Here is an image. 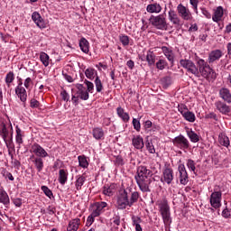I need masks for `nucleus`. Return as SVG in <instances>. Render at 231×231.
Returning <instances> with one entry per match:
<instances>
[{
  "label": "nucleus",
  "instance_id": "obj_1",
  "mask_svg": "<svg viewBox=\"0 0 231 231\" xmlns=\"http://www.w3.org/2000/svg\"><path fill=\"white\" fill-rule=\"evenodd\" d=\"M135 181L142 192H151V183H152V171L147 169L146 166L140 165L137 167V174Z\"/></svg>",
  "mask_w": 231,
  "mask_h": 231
},
{
  "label": "nucleus",
  "instance_id": "obj_2",
  "mask_svg": "<svg viewBox=\"0 0 231 231\" xmlns=\"http://www.w3.org/2000/svg\"><path fill=\"white\" fill-rule=\"evenodd\" d=\"M198 68H199V77H203L207 80H216L217 74L212 68H210V65L205 60L199 59L197 61Z\"/></svg>",
  "mask_w": 231,
  "mask_h": 231
},
{
  "label": "nucleus",
  "instance_id": "obj_3",
  "mask_svg": "<svg viewBox=\"0 0 231 231\" xmlns=\"http://www.w3.org/2000/svg\"><path fill=\"white\" fill-rule=\"evenodd\" d=\"M160 211L163 219V223L166 226H171V223H172V218L171 217V208L167 200H163L161 204Z\"/></svg>",
  "mask_w": 231,
  "mask_h": 231
},
{
  "label": "nucleus",
  "instance_id": "obj_4",
  "mask_svg": "<svg viewBox=\"0 0 231 231\" xmlns=\"http://www.w3.org/2000/svg\"><path fill=\"white\" fill-rule=\"evenodd\" d=\"M149 22L152 23V26H154L157 30H167V20L162 14L157 16L152 15L149 18Z\"/></svg>",
  "mask_w": 231,
  "mask_h": 231
},
{
  "label": "nucleus",
  "instance_id": "obj_5",
  "mask_svg": "<svg viewBox=\"0 0 231 231\" xmlns=\"http://www.w3.org/2000/svg\"><path fill=\"white\" fill-rule=\"evenodd\" d=\"M180 66H182V68H185V69H187V71H189V73H192V75H195V77L199 78V70L198 67H196V64H194V62H192V60H180Z\"/></svg>",
  "mask_w": 231,
  "mask_h": 231
},
{
  "label": "nucleus",
  "instance_id": "obj_6",
  "mask_svg": "<svg viewBox=\"0 0 231 231\" xmlns=\"http://www.w3.org/2000/svg\"><path fill=\"white\" fill-rule=\"evenodd\" d=\"M173 143L174 145H176V147L182 149V151H187V149L190 147V143H189V139L181 134L173 139Z\"/></svg>",
  "mask_w": 231,
  "mask_h": 231
},
{
  "label": "nucleus",
  "instance_id": "obj_7",
  "mask_svg": "<svg viewBox=\"0 0 231 231\" xmlns=\"http://www.w3.org/2000/svg\"><path fill=\"white\" fill-rule=\"evenodd\" d=\"M129 193L126 192V189H121L119 191V197L117 199L118 208L124 209L127 206L129 207Z\"/></svg>",
  "mask_w": 231,
  "mask_h": 231
},
{
  "label": "nucleus",
  "instance_id": "obj_8",
  "mask_svg": "<svg viewBox=\"0 0 231 231\" xmlns=\"http://www.w3.org/2000/svg\"><path fill=\"white\" fill-rule=\"evenodd\" d=\"M177 11L180 16L184 20V21H191L192 19V14H190V11L185 7L183 5H179L177 6Z\"/></svg>",
  "mask_w": 231,
  "mask_h": 231
},
{
  "label": "nucleus",
  "instance_id": "obj_9",
  "mask_svg": "<svg viewBox=\"0 0 231 231\" xmlns=\"http://www.w3.org/2000/svg\"><path fill=\"white\" fill-rule=\"evenodd\" d=\"M210 204L214 208L221 207V191H215L210 196Z\"/></svg>",
  "mask_w": 231,
  "mask_h": 231
},
{
  "label": "nucleus",
  "instance_id": "obj_10",
  "mask_svg": "<svg viewBox=\"0 0 231 231\" xmlns=\"http://www.w3.org/2000/svg\"><path fill=\"white\" fill-rule=\"evenodd\" d=\"M77 88V92L76 95H78V97L81 99V100H88L89 99V92L88 91V89L86 88V87H84V85L82 84H78L76 86Z\"/></svg>",
  "mask_w": 231,
  "mask_h": 231
},
{
  "label": "nucleus",
  "instance_id": "obj_11",
  "mask_svg": "<svg viewBox=\"0 0 231 231\" xmlns=\"http://www.w3.org/2000/svg\"><path fill=\"white\" fill-rule=\"evenodd\" d=\"M179 172H180V182L181 185H187L189 183V173H187V170L185 169V165H179Z\"/></svg>",
  "mask_w": 231,
  "mask_h": 231
},
{
  "label": "nucleus",
  "instance_id": "obj_12",
  "mask_svg": "<svg viewBox=\"0 0 231 231\" xmlns=\"http://www.w3.org/2000/svg\"><path fill=\"white\" fill-rule=\"evenodd\" d=\"M223 57V51L221 50H214L211 51L208 54V64H213L216 60H219V59Z\"/></svg>",
  "mask_w": 231,
  "mask_h": 231
},
{
  "label": "nucleus",
  "instance_id": "obj_13",
  "mask_svg": "<svg viewBox=\"0 0 231 231\" xmlns=\"http://www.w3.org/2000/svg\"><path fill=\"white\" fill-rule=\"evenodd\" d=\"M32 152L37 156V158H46L48 157V152L41 146V144L34 143L32 145Z\"/></svg>",
  "mask_w": 231,
  "mask_h": 231
},
{
  "label": "nucleus",
  "instance_id": "obj_14",
  "mask_svg": "<svg viewBox=\"0 0 231 231\" xmlns=\"http://www.w3.org/2000/svg\"><path fill=\"white\" fill-rule=\"evenodd\" d=\"M173 180H174V175H173L172 169L166 168L163 171V178L161 179V181H165V183H167L168 185H171Z\"/></svg>",
  "mask_w": 231,
  "mask_h": 231
},
{
  "label": "nucleus",
  "instance_id": "obj_15",
  "mask_svg": "<svg viewBox=\"0 0 231 231\" xmlns=\"http://www.w3.org/2000/svg\"><path fill=\"white\" fill-rule=\"evenodd\" d=\"M215 107H217V111L222 115H228V113H230V106L222 101H217L215 103Z\"/></svg>",
  "mask_w": 231,
  "mask_h": 231
},
{
  "label": "nucleus",
  "instance_id": "obj_16",
  "mask_svg": "<svg viewBox=\"0 0 231 231\" xmlns=\"http://www.w3.org/2000/svg\"><path fill=\"white\" fill-rule=\"evenodd\" d=\"M31 160H32V163L34 164L37 172H42L44 169V161L42 160V158L35 157V155H32L31 157Z\"/></svg>",
  "mask_w": 231,
  "mask_h": 231
},
{
  "label": "nucleus",
  "instance_id": "obj_17",
  "mask_svg": "<svg viewBox=\"0 0 231 231\" xmlns=\"http://www.w3.org/2000/svg\"><path fill=\"white\" fill-rule=\"evenodd\" d=\"M15 93L19 97L21 102H24L27 98L26 89L23 87V82H20L15 88Z\"/></svg>",
  "mask_w": 231,
  "mask_h": 231
},
{
  "label": "nucleus",
  "instance_id": "obj_18",
  "mask_svg": "<svg viewBox=\"0 0 231 231\" xmlns=\"http://www.w3.org/2000/svg\"><path fill=\"white\" fill-rule=\"evenodd\" d=\"M219 97L224 100V102H226L227 104H231V93L230 90L226 88H222L219 90Z\"/></svg>",
  "mask_w": 231,
  "mask_h": 231
},
{
  "label": "nucleus",
  "instance_id": "obj_19",
  "mask_svg": "<svg viewBox=\"0 0 231 231\" xmlns=\"http://www.w3.org/2000/svg\"><path fill=\"white\" fill-rule=\"evenodd\" d=\"M169 20L172 24H175V26H180L181 24V20L178 17V14H176V11L174 10L169 11Z\"/></svg>",
  "mask_w": 231,
  "mask_h": 231
},
{
  "label": "nucleus",
  "instance_id": "obj_20",
  "mask_svg": "<svg viewBox=\"0 0 231 231\" xmlns=\"http://www.w3.org/2000/svg\"><path fill=\"white\" fill-rule=\"evenodd\" d=\"M125 190L128 196H131V199L129 200V207H133V204L138 201V199L140 198V193H138V191H131L130 188H127Z\"/></svg>",
  "mask_w": 231,
  "mask_h": 231
},
{
  "label": "nucleus",
  "instance_id": "obj_21",
  "mask_svg": "<svg viewBox=\"0 0 231 231\" xmlns=\"http://www.w3.org/2000/svg\"><path fill=\"white\" fill-rule=\"evenodd\" d=\"M148 14H160L162 12V5L158 3L150 4L146 6Z\"/></svg>",
  "mask_w": 231,
  "mask_h": 231
},
{
  "label": "nucleus",
  "instance_id": "obj_22",
  "mask_svg": "<svg viewBox=\"0 0 231 231\" xmlns=\"http://www.w3.org/2000/svg\"><path fill=\"white\" fill-rule=\"evenodd\" d=\"M32 19L39 28H44V22L42 21V16H41L38 12L32 13Z\"/></svg>",
  "mask_w": 231,
  "mask_h": 231
},
{
  "label": "nucleus",
  "instance_id": "obj_23",
  "mask_svg": "<svg viewBox=\"0 0 231 231\" xmlns=\"http://www.w3.org/2000/svg\"><path fill=\"white\" fill-rule=\"evenodd\" d=\"M162 50L163 54L165 55V57L168 59V60L171 62L172 66L174 64V52H172V50L165 46H163Z\"/></svg>",
  "mask_w": 231,
  "mask_h": 231
},
{
  "label": "nucleus",
  "instance_id": "obj_24",
  "mask_svg": "<svg viewBox=\"0 0 231 231\" xmlns=\"http://www.w3.org/2000/svg\"><path fill=\"white\" fill-rule=\"evenodd\" d=\"M224 14L225 13L223 12L222 6L217 7L214 15L212 16L214 23H219V21H221V19L223 18Z\"/></svg>",
  "mask_w": 231,
  "mask_h": 231
},
{
  "label": "nucleus",
  "instance_id": "obj_25",
  "mask_svg": "<svg viewBox=\"0 0 231 231\" xmlns=\"http://www.w3.org/2000/svg\"><path fill=\"white\" fill-rule=\"evenodd\" d=\"M116 191V184H111L110 186H104L103 194L105 196H113V194Z\"/></svg>",
  "mask_w": 231,
  "mask_h": 231
},
{
  "label": "nucleus",
  "instance_id": "obj_26",
  "mask_svg": "<svg viewBox=\"0 0 231 231\" xmlns=\"http://www.w3.org/2000/svg\"><path fill=\"white\" fill-rule=\"evenodd\" d=\"M79 225H80V218L73 219L69 223L67 231H77L79 230Z\"/></svg>",
  "mask_w": 231,
  "mask_h": 231
},
{
  "label": "nucleus",
  "instance_id": "obj_27",
  "mask_svg": "<svg viewBox=\"0 0 231 231\" xmlns=\"http://www.w3.org/2000/svg\"><path fill=\"white\" fill-rule=\"evenodd\" d=\"M218 142L220 145H223L224 147H228L230 145V139L223 133L219 134Z\"/></svg>",
  "mask_w": 231,
  "mask_h": 231
},
{
  "label": "nucleus",
  "instance_id": "obj_28",
  "mask_svg": "<svg viewBox=\"0 0 231 231\" xmlns=\"http://www.w3.org/2000/svg\"><path fill=\"white\" fill-rule=\"evenodd\" d=\"M79 47L83 53H89V42L86 38H81L79 41Z\"/></svg>",
  "mask_w": 231,
  "mask_h": 231
},
{
  "label": "nucleus",
  "instance_id": "obj_29",
  "mask_svg": "<svg viewBox=\"0 0 231 231\" xmlns=\"http://www.w3.org/2000/svg\"><path fill=\"white\" fill-rule=\"evenodd\" d=\"M12 136H13V134H11V138L10 139L5 138V140H4V142L8 149L9 156L14 158V154H12V152L10 151V149H15V145L14 144V139Z\"/></svg>",
  "mask_w": 231,
  "mask_h": 231
},
{
  "label": "nucleus",
  "instance_id": "obj_30",
  "mask_svg": "<svg viewBox=\"0 0 231 231\" xmlns=\"http://www.w3.org/2000/svg\"><path fill=\"white\" fill-rule=\"evenodd\" d=\"M59 181L60 185H66V181H68V171L64 169L60 170Z\"/></svg>",
  "mask_w": 231,
  "mask_h": 231
},
{
  "label": "nucleus",
  "instance_id": "obj_31",
  "mask_svg": "<svg viewBox=\"0 0 231 231\" xmlns=\"http://www.w3.org/2000/svg\"><path fill=\"white\" fill-rule=\"evenodd\" d=\"M146 61L148 63V66H154L156 62V55H154V52L148 51L146 54Z\"/></svg>",
  "mask_w": 231,
  "mask_h": 231
},
{
  "label": "nucleus",
  "instance_id": "obj_32",
  "mask_svg": "<svg viewBox=\"0 0 231 231\" xmlns=\"http://www.w3.org/2000/svg\"><path fill=\"white\" fill-rule=\"evenodd\" d=\"M85 182H86V177L84 175H78L75 182L76 189L81 190L82 186L84 185Z\"/></svg>",
  "mask_w": 231,
  "mask_h": 231
},
{
  "label": "nucleus",
  "instance_id": "obj_33",
  "mask_svg": "<svg viewBox=\"0 0 231 231\" xmlns=\"http://www.w3.org/2000/svg\"><path fill=\"white\" fill-rule=\"evenodd\" d=\"M133 145L135 149H143V138L142 136L137 135L133 139Z\"/></svg>",
  "mask_w": 231,
  "mask_h": 231
},
{
  "label": "nucleus",
  "instance_id": "obj_34",
  "mask_svg": "<svg viewBox=\"0 0 231 231\" xmlns=\"http://www.w3.org/2000/svg\"><path fill=\"white\" fill-rule=\"evenodd\" d=\"M117 115L119 118H122L123 122H129V114L125 112L124 108L122 107H117L116 108Z\"/></svg>",
  "mask_w": 231,
  "mask_h": 231
},
{
  "label": "nucleus",
  "instance_id": "obj_35",
  "mask_svg": "<svg viewBox=\"0 0 231 231\" xmlns=\"http://www.w3.org/2000/svg\"><path fill=\"white\" fill-rule=\"evenodd\" d=\"M187 134L190 142H192L193 143H198V142H199V135H198L196 132L189 130V131H187Z\"/></svg>",
  "mask_w": 231,
  "mask_h": 231
},
{
  "label": "nucleus",
  "instance_id": "obj_36",
  "mask_svg": "<svg viewBox=\"0 0 231 231\" xmlns=\"http://www.w3.org/2000/svg\"><path fill=\"white\" fill-rule=\"evenodd\" d=\"M0 203L4 205L10 203V198H8V194L4 189H0Z\"/></svg>",
  "mask_w": 231,
  "mask_h": 231
},
{
  "label": "nucleus",
  "instance_id": "obj_37",
  "mask_svg": "<svg viewBox=\"0 0 231 231\" xmlns=\"http://www.w3.org/2000/svg\"><path fill=\"white\" fill-rule=\"evenodd\" d=\"M93 136L96 140H102L104 138V130L102 128H94Z\"/></svg>",
  "mask_w": 231,
  "mask_h": 231
},
{
  "label": "nucleus",
  "instance_id": "obj_38",
  "mask_svg": "<svg viewBox=\"0 0 231 231\" xmlns=\"http://www.w3.org/2000/svg\"><path fill=\"white\" fill-rule=\"evenodd\" d=\"M79 167H82V169H88L89 166V162H88V159L86 156L79 155L78 157Z\"/></svg>",
  "mask_w": 231,
  "mask_h": 231
},
{
  "label": "nucleus",
  "instance_id": "obj_39",
  "mask_svg": "<svg viewBox=\"0 0 231 231\" xmlns=\"http://www.w3.org/2000/svg\"><path fill=\"white\" fill-rule=\"evenodd\" d=\"M182 116L185 120H187V122H196V115L189 110L186 111V113Z\"/></svg>",
  "mask_w": 231,
  "mask_h": 231
},
{
  "label": "nucleus",
  "instance_id": "obj_40",
  "mask_svg": "<svg viewBox=\"0 0 231 231\" xmlns=\"http://www.w3.org/2000/svg\"><path fill=\"white\" fill-rule=\"evenodd\" d=\"M40 60L42 62L43 66H45V68H47V66H50V56H48L46 52H41Z\"/></svg>",
  "mask_w": 231,
  "mask_h": 231
},
{
  "label": "nucleus",
  "instance_id": "obj_41",
  "mask_svg": "<svg viewBox=\"0 0 231 231\" xmlns=\"http://www.w3.org/2000/svg\"><path fill=\"white\" fill-rule=\"evenodd\" d=\"M16 143L21 145L23 143V131L19 126H16V136H15Z\"/></svg>",
  "mask_w": 231,
  "mask_h": 231
},
{
  "label": "nucleus",
  "instance_id": "obj_42",
  "mask_svg": "<svg viewBox=\"0 0 231 231\" xmlns=\"http://www.w3.org/2000/svg\"><path fill=\"white\" fill-rule=\"evenodd\" d=\"M95 73H97V71L93 68H88L85 70V75L87 79H89L90 80H93V79H95Z\"/></svg>",
  "mask_w": 231,
  "mask_h": 231
},
{
  "label": "nucleus",
  "instance_id": "obj_43",
  "mask_svg": "<svg viewBox=\"0 0 231 231\" xmlns=\"http://www.w3.org/2000/svg\"><path fill=\"white\" fill-rule=\"evenodd\" d=\"M1 174H2V176H3L4 178H5V180H6V179H9L10 181H14V175H12V174L10 173V171H6V169L2 168V169H1Z\"/></svg>",
  "mask_w": 231,
  "mask_h": 231
},
{
  "label": "nucleus",
  "instance_id": "obj_44",
  "mask_svg": "<svg viewBox=\"0 0 231 231\" xmlns=\"http://www.w3.org/2000/svg\"><path fill=\"white\" fill-rule=\"evenodd\" d=\"M1 133H2V138L3 140H6V138H8V134H10V133L8 132V129L6 128V125L5 123L1 124Z\"/></svg>",
  "mask_w": 231,
  "mask_h": 231
},
{
  "label": "nucleus",
  "instance_id": "obj_45",
  "mask_svg": "<svg viewBox=\"0 0 231 231\" xmlns=\"http://www.w3.org/2000/svg\"><path fill=\"white\" fill-rule=\"evenodd\" d=\"M95 85L97 93H100L102 89H104V86L102 85V81L100 80V78H98V76H97L95 79Z\"/></svg>",
  "mask_w": 231,
  "mask_h": 231
},
{
  "label": "nucleus",
  "instance_id": "obj_46",
  "mask_svg": "<svg viewBox=\"0 0 231 231\" xmlns=\"http://www.w3.org/2000/svg\"><path fill=\"white\" fill-rule=\"evenodd\" d=\"M41 189L45 194V196H47V198H50V199L53 198V192L47 186H42Z\"/></svg>",
  "mask_w": 231,
  "mask_h": 231
},
{
  "label": "nucleus",
  "instance_id": "obj_47",
  "mask_svg": "<svg viewBox=\"0 0 231 231\" xmlns=\"http://www.w3.org/2000/svg\"><path fill=\"white\" fill-rule=\"evenodd\" d=\"M14 79L15 78L14 77V72L12 71L8 72L5 77V84L9 86V84H12L14 82Z\"/></svg>",
  "mask_w": 231,
  "mask_h": 231
},
{
  "label": "nucleus",
  "instance_id": "obj_48",
  "mask_svg": "<svg viewBox=\"0 0 231 231\" xmlns=\"http://www.w3.org/2000/svg\"><path fill=\"white\" fill-rule=\"evenodd\" d=\"M162 85L163 88H169L171 84V77H164L161 79Z\"/></svg>",
  "mask_w": 231,
  "mask_h": 231
},
{
  "label": "nucleus",
  "instance_id": "obj_49",
  "mask_svg": "<svg viewBox=\"0 0 231 231\" xmlns=\"http://www.w3.org/2000/svg\"><path fill=\"white\" fill-rule=\"evenodd\" d=\"M165 66H167V61H165L164 60H159L156 63L157 69H165Z\"/></svg>",
  "mask_w": 231,
  "mask_h": 231
},
{
  "label": "nucleus",
  "instance_id": "obj_50",
  "mask_svg": "<svg viewBox=\"0 0 231 231\" xmlns=\"http://www.w3.org/2000/svg\"><path fill=\"white\" fill-rule=\"evenodd\" d=\"M187 167L189 168L190 171L194 172V174H196V163L194 162V161H192L191 159H189L187 162Z\"/></svg>",
  "mask_w": 231,
  "mask_h": 231
},
{
  "label": "nucleus",
  "instance_id": "obj_51",
  "mask_svg": "<svg viewBox=\"0 0 231 231\" xmlns=\"http://www.w3.org/2000/svg\"><path fill=\"white\" fill-rule=\"evenodd\" d=\"M120 42L123 44V46H129V36L127 35H121L119 37Z\"/></svg>",
  "mask_w": 231,
  "mask_h": 231
},
{
  "label": "nucleus",
  "instance_id": "obj_52",
  "mask_svg": "<svg viewBox=\"0 0 231 231\" xmlns=\"http://www.w3.org/2000/svg\"><path fill=\"white\" fill-rule=\"evenodd\" d=\"M178 110L183 116L189 111V107H187V105L180 104L178 106Z\"/></svg>",
  "mask_w": 231,
  "mask_h": 231
},
{
  "label": "nucleus",
  "instance_id": "obj_53",
  "mask_svg": "<svg viewBox=\"0 0 231 231\" xmlns=\"http://www.w3.org/2000/svg\"><path fill=\"white\" fill-rule=\"evenodd\" d=\"M85 84H86V86H87V91H88V93H91V92L93 91V89H95V85H93V82H91V81L86 79V80H85Z\"/></svg>",
  "mask_w": 231,
  "mask_h": 231
},
{
  "label": "nucleus",
  "instance_id": "obj_54",
  "mask_svg": "<svg viewBox=\"0 0 231 231\" xmlns=\"http://www.w3.org/2000/svg\"><path fill=\"white\" fill-rule=\"evenodd\" d=\"M132 123L135 131H140V129H142V125H140V121L138 119L134 118Z\"/></svg>",
  "mask_w": 231,
  "mask_h": 231
},
{
  "label": "nucleus",
  "instance_id": "obj_55",
  "mask_svg": "<svg viewBox=\"0 0 231 231\" xmlns=\"http://www.w3.org/2000/svg\"><path fill=\"white\" fill-rule=\"evenodd\" d=\"M146 149L151 154H154V152H156V150L154 149V145L152 144V143L148 142L146 143Z\"/></svg>",
  "mask_w": 231,
  "mask_h": 231
},
{
  "label": "nucleus",
  "instance_id": "obj_56",
  "mask_svg": "<svg viewBox=\"0 0 231 231\" xmlns=\"http://www.w3.org/2000/svg\"><path fill=\"white\" fill-rule=\"evenodd\" d=\"M106 207H107V203L106 202H97L96 203V208L102 212V210H104V208H106Z\"/></svg>",
  "mask_w": 231,
  "mask_h": 231
},
{
  "label": "nucleus",
  "instance_id": "obj_57",
  "mask_svg": "<svg viewBox=\"0 0 231 231\" xmlns=\"http://www.w3.org/2000/svg\"><path fill=\"white\" fill-rule=\"evenodd\" d=\"M30 104H31L30 106L32 109H35V108L39 107V106H41V103L35 98L31 99Z\"/></svg>",
  "mask_w": 231,
  "mask_h": 231
},
{
  "label": "nucleus",
  "instance_id": "obj_58",
  "mask_svg": "<svg viewBox=\"0 0 231 231\" xmlns=\"http://www.w3.org/2000/svg\"><path fill=\"white\" fill-rule=\"evenodd\" d=\"M60 96H61L62 100H64V102L69 101V94H68V92L66 90L61 91Z\"/></svg>",
  "mask_w": 231,
  "mask_h": 231
},
{
  "label": "nucleus",
  "instance_id": "obj_59",
  "mask_svg": "<svg viewBox=\"0 0 231 231\" xmlns=\"http://www.w3.org/2000/svg\"><path fill=\"white\" fill-rule=\"evenodd\" d=\"M132 221H133L134 226L136 227L137 225H140V223H142V218H140V217H133Z\"/></svg>",
  "mask_w": 231,
  "mask_h": 231
},
{
  "label": "nucleus",
  "instance_id": "obj_60",
  "mask_svg": "<svg viewBox=\"0 0 231 231\" xmlns=\"http://www.w3.org/2000/svg\"><path fill=\"white\" fill-rule=\"evenodd\" d=\"M113 223L114 225H116V226L115 227L116 228V231H120L118 230V226H120V217H116L113 220Z\"/></svg>",
  "mask_w": 231,
  "mask_h": 231
},
{
  "label": "nucleus",
  "instance_id": "obj_61",
  "mask_svg": "<svg viewBox=\"0 0 231 231\" xmlns=\"http://www.w3.org/2000/svg\"><path fill=\"white\" fill-rule=\"evenodd\" d=\"M116 165H124V158H122V156H117L116 158Z\"/></svg>",
  "mask_w": 231,
  "mask_h": 231
},
{
  "label": "nucleus",
  "instance_id": "obj_62",
  "mask_svg": "<svg viewBox=\"0 0 231 231\" xmlns=\"http://www.w3.org/2000/svg\"><path fill=\"white\" fill-rule=\"evenodd\" d=\"M201 12L207 19H210L212 17V14H210V13L207 9L201 8Z\"/></svg>",
  "mask_w": 231,
  "mask_h": 231
},
{
  "label": "nucleus",
  "instance_id": "obj_63",
  "mask_svg": "<svg viewBox=\"0 0 231 231\" xmlns=\"http://www.w3.org/2000/svg\"><path fill=\"white\" fill-rule=\"evenodd\" d=\"M223 217H231V211L226 208L222 211Z\"/></svg>",
  "mask_w": 231,
  "mask_h": 231
},
{
  "label": "nucleus",
  "instance_id": "obj_64",
  "mask_svg": "<svg viewBox=\"0 0 231 231\" xmlns=\"http://www.w3.org/2000/svg\"><path fill=\"white\" fill-rule=\"evenodd\" d=\"M98 216H100V211L96 208L95 210L92 211V213L90 214L91 217H98Z\"/></svg>",
  "mask_w": 231,
  "mask_h": 231
}]
</instances>
